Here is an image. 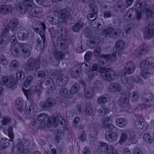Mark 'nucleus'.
Segmentation results:
<instances>
[{
    "mask_svg": "<svg viewBox=\"0 0 154 154\" xmlns=\"http://www.w3.org/2000/svg\"><path fill=\"white\" fill-rule=\"evenodd\" d=\"M57 45L62 49H66L68 47V43L66 42L65 40L63 37V35L61 34L60 36L58 35L57 37Z\"/></svg>",
    "mask_w": 154,
    "mask_h": 154,
    "instance_id": "obj_22",
    "label": "nucleus"
},
{
    "mask_svg": "<svg viewBox=\"0 0 154 154\" xmlns=\"http://www.w3.org/2000/svg\"><path fill=\"white\" fill-rule=\"evenodd\" d=\"M23 3L27 7V11L31 17L41 18L44 16V14L41 8L32 7V0H23Z\"/></svg>",
    "mask_w": 154,
    "mask_h": 154,
    "instance_id": "obj_3",
    "label": "nucleus"
},
{
    "mask_svg": "<svg viewBox=\"0 0 154 154\" xmlns=\"http://www.w3.org/2000/svg\"><path fill=\"white\" fill-rule=\"evenodd\" d=\"M79 66H80V70H82L86 73L88 72L89 70L90 66L88 63H83L81 65L79 64Z\"/></svg>",
    "mask_w": 154,
    "mask_h": 154,
    "instance_id": "obj_58",
    "label": "nucleus"
},
{
    "mask_svg": "<svg viewBox=\"0 0 154 154\" xmlns=\"http://www.w3.org/2000/svg\"><path fill=\"white\" fill-rule=\"evenodd\" d=\"M98 115L100 116H103L109 113V109L106 108H102L98 109Z\"/></svg>",
    "mask_w": 154,
    "mask_h": 154,
    "instance_id": "obj_55",
    "label": "nucleus"
},
{
    "mask_svg": "<svg viewBox=\"0 0 154 154\" xmlns=\"http://www.w3.org/2000/svg\"><path fill=\"white\" fill-rule=\"evenodd\" d=\"M69 82L68 77L66 74H63L58 76L56 79V84L59 86H64Z\"/></svg>",
    "mask_w": 154,
    "mask_h": 154,
    "instance_id": "obj_17",
    "label": "nucleus"
},
{
    "mask_svg": "<svg viewBox=\"0 0 154 154\" xmlns=\"http://www.w3.org/2000/svg\"><path fill=\"white\" fill-rule=\"evenodd\" d=\"M152 94L149 93L143 94L141 96V100L145 103H149L152 100L153 98Z\"/></svg>",
    "mask_w": 154,
    "mask_h": 154,
    "instance_id": "obj_33",
    "label": "nucleus"
},
{
    "mask_svg": "<svg viewBox=\"0 0 154 154\" xmlns=\"http://www.w3.org/2000/svg\"><path fill=\"white\" fill-rule=\"evenodd\" d=\"M111 8H108L107 9L103 11V17L105 18H109L112 17V12Z\"/></svg>",
    "mask_w": 154,
    "mask_h": 154,
    "instance_id": "obj_62",
    "label": "nucleus"
},
{
    "mask_svg": "<svg viewBox=\"0 0 154 154\" xmlns=\"http://www.w3.org/2000/svg\"><path fill=\"white\" fill-rule=\"evenodd\" d=\"M130 137L128 138V140L130 142L129 144L134 143L135 142V140L136 137L135 133L133 131H131L129 132Z\"/></svg>",
    "mask_w": 154,
    "mask_h": 154,
    "instance_id": "obj_59",
    "label": "nucleus"
},
{
    "mask_svg": "<svg viewBox=\"0 0 154 154\" xmlns=\"http://www.w3.org/2000/svg\"><path fill=\"white\" fill-rule=\"evenodd\" d=\"M108 89L112 92H119L121 90V85L119 83L116 82H111L108 86Z\"/></svg>",
    "mask_w": 154,
    "mask_h": 154,
    "instance_id": "obj_24",
    "label": "nucleus"
},
{
    "mask_svg": "<svg viewBox=\"0 0 154 154\" xmlns=\"http://www.w3.org/2000/svg\"><path fill=\"white\" fill-rule=\"evenodd\" d=\"M58 16L63 20L69 19L70 16L69 11L66 9L62 10L59 12Z\"/></svg>",
    "mask_w": 154,
    "mask_h": 154,
    "instance_id": "obj_36",
    "label": "nucleus"
},
{
    "mask_svg": "<svg viewBox=\"0 0 154 154\" xmlns=\"http://www.w3.org/2000/svg\"><path fill=\"white\" fill-rule=\"evenodd\" d=\"M104 128L107 130L105 134L106 140L112 142L116 141L118 137V133L113 130H117V128L112 124H107L104 126Z\"/></svg>",
    "mask_w": 154,
    "mask_h": 154,
    "instance_id": "obj_5",
    "label": "nucleus"
},
{
    "mask_svg": "<svg viewBox=\"0 0 154 154\" xmlns=\"http://www.w3.org/2000/svg\"><path fill=\"white\" fill-rule=\"evenodd\" d=\"M104 22L101 18H96L91 21L90 23V26L100 30L102 29Z\"/></svg>",
    "mask_w": 154,
    "mask_h": 154,
    "instance_id": "obj_18",
    "label": "nucleus"
},
{
    "mask_svg": "<svg viewBox=\"0 0 154 154\" xmlns=\"http://www.w3.org/2000/svg\"><path fill=\"white\" fill-rule=\"evenodd\" d=\"M12 7L11 5H4L1 6L0 8V13L6 15L12 11Z\"/></svg>",
    "mask_w": 154,
    "mask_h": 154,
    "instance_id": "obj_30",
    "label": "nucleus"
},
{
    "mask_svg": "<svg viewBox=\"0 0 154 154\" xmlns=\"http://www.w3.org/2000/svg\"><path fill=\"white\" fill-rule=\"evenodd\" d=\"M135 67L133 62L131 61H128L125 65L124 73L128 74H132L134 71Z\"/></svg>",
    "mask_w": 154,
    "mask_h": 154,
    "instance_id": "obj_19",
    "label": "nucleus"
},
{
    "mask_svg": "<svg viewBox=\"0 0 154 154\" xmlns=\"http://www.w3.org/2000/svg\"><path fill=\"white\" fill-rule=\"evenodd\" d=\"M80 86L77 83H75L72 86L69 91V93L71 94H73L76 93L79 90Z\"/></svg>",
    "mask_w": 154,
    "mask_h": 154,
    "instance_id": "obj_43",
    "label": "nucleus"
},
{
    "mask_svg": "<svg viewBox=\"0 0 154 154\" xmlns=\"http://www.w3.org/2000/svg\"><path fill=\"white\" fill-rule=\"evenodd\" d=\"M90 13L88 14L87 18L90 21L94 20L97 18V11H90Z\"/></svg>",
    "mask_w": 154,
    "mask_h": 154,
    "instance_id": "obj_50",
    "label": "nucleus"
},
{
    "mask_svg": "<svg viewBox=\"0 0 154 154\" xmlns=\"http://www.w3.org/2000/svg\"><path fill=\"white\" fill-rule=\"evenodd\" d=\"M154 34V26L148 24L145 27L144 33V38L149 39L152 38Z\"/></svg>",
    "mask_w": 154,
    "mask_h": 154,
    "instance_id": "obj_16",
    "label": "nucleus"
},
{
    "mask_svg": "<svg viewBox=\"0 0 154 154\" xmlns=\"http://www.w3.org/2000/svg\"><path fill=\"white\" fill-rule=\"evenodd\" d=\"M29 34V32L27 29H22L18 31V36L20 40L23 41L27 38Z\"/></svg>",
    "mask_w": 154,
    "mask_h": 154,
    "instance_id": "obj_27",
    "label": "nucleus"
},
{
    "mask_svg": "<svg viewBox=\"0 0 154 154\" xmlns=\"http://www.w3.org/2000/svg\"><path fill=\"white\" fill-rule=\"evenodd\" d=\"M116 55V52L115 51L110 55H104V57L106 58L107 61H110L111 62H114L117 60Z\"/></svg>",
    "mask_w": 154,
    "mask_h": 154,
    "instance_id": "obj_41",
    "label": "nucleus"
},
{
    "mask_svg": "<svg viewBox=\"0 0 154 154\" xmlns=\"http://www.w3.org/2000/svg\"><path fill=\"white\" fill-rule=\"evenodd\" d=\"M47 19L49 22L52 25L56 24L59 22V16L55 14L49 16Z\"/></svg>",
    "mask_w": 154,
    "mask_h": 154,
    "instance_id": "obj_34",
    "label": "nucleus"
},
{
    "mask_svg": "<svg viewBox=\"0 0 154 154\" xmlns=\"http://www.w3.org/2000/svg\"><path fill=\"white\" fill-rule=\"evenodd\" d=\"M135 12H136V15H137V12L136 11H134L133 9L132 8H129L124 16L123 18L124 20L126 22H129L131 20L132 16L133 15ZM136 18H137V15L136 16ZM137 19L138 20L137 18Z\"/></svg>",
    "mask_w": 154,
    "mask_h": 154,
    "instance_id": "obj_29",
    "label": "nucleus"
},
{
    "mask_svg": "<svg viewBox=\"0 0 154 154\" xmlns=\"http://www.w3.org/2000/svg\"><path fill=\"white\" fill-rule=\"evenodd\" d=\"M127 8H128V6H126L125 5L124 3L121 1H118L114 6L115 10L117 12H122Z\"/></svg>",
    "mask_w": 154,
    "mask_h": 154,
    "instance_id": "obj_26",
    "label": "nucleus"
},
{
    "mask_svg": "<svg viewBox=\"0 0 154 154\" xmlns=\"http://www.w3.org/2000/svg\"><path fill=\"white\" fill-rule=\"evenodd\" d=\"M85 112L88 116H91L93 113V110L92 104L90 103L86 104L85 106Z\"/></svg>",
    "mask_w": 154,
    "mask_h": 154,
    "instance_id": "obj_35",
    "label": "nucleus"
},
{
    "mask_svg": "<svg viewBox=\"0 0 154 154\" xmlns=\"http://www.w3.org/2000/svg\"><path fill=\"white\" fill-rule=\"evenodd\" d=\"M121 32V30L119 28L116 29L112 27H109L105 29L102 33L105 37L116 39L119 36Z\"/></svg>",
    "mask_w": 154,
    "mask_h": 154,
    "instance_id": "obj_7",
    "label": "nucleus"
},
{
    "mask_svg": "<svg viewBox=\"0 0 154 154\" xmlns=\"http://www.w3.org/2000/svg\"><path fill=\"white\" fill-rule=\"evenodd\" d=\"M59 94L61 97L64 98H66L68 97L69 92L67 88H62L59 90Z\"/></svg>",
    "mask_w": 154,
    "mask_h": 154,
    "instance_id": "obj_47",
    "label": "nucleus"
},
{
    "mask_svg": "<svg viewBox=\"0 0 154 154\" xmlns=\"http://www.w3.org/2000/svg\"><path fill=\"white\" fill-rule=\"evenodd\" d=\"M2 82L4 85L8 88L14 90L17 88L14 79L11 76L4 77L2 79Z\"/></svg>",
    "mask_w": 154,
    "mask_h": 154,
    "instance_id": "obj_10",
    "label": "nucleus"
},
{
    "mask_svg": "<svg viewBox=\"0 0 154 154\" xmlns=\"http://www.w3.org/2000/svg\"><path fill=\"white\" fill-rule=\"evenodd\" d=\"M129 103V100L124 97L121 98L119 100V104L123 107H127L128 106Z\"/></svg>",
    "mask_w": 154,
    "mask_h": 154,
    "instance_id": "obj_56",
    "label": "nucleus"
},
{
    "mask_svg": "<svg viewBox=\"0 0 154 154\" xmlns=\"http://www.w3.org/2000/svg\"><path fill=\"white\" fill-rule=\"evenodd\" d=\"M19 23V20L16 18H14L10 20L7 25L5 26L3 29L9 32V29L13 32L17 30V25Z\"/></svg>",
    "mask_w": 154,
    "mask_h": 154,
    "instance_id": "obj_11",
    "label": "nucleus"
},
{
    "mask_svg": "<svg viewBox=\"0 0 154 154\" xmlns=\"http://www.w3.org/2000/svg\"><path fill=\"white\" fill-rule=\"evenodd\" d=\"M15 106L20 111H22L23 109L24 104L23 99L21 97L17 98L15 101Z\"/></svg>",
    "mask_w": 154,
    "mask_h": 154,
    "instance_id": "obj_38",
    "label": "nucleus"
},
{
    "mask_svg": "<svg viewBox=\"0 0 154 154\" xmlns=\"http://www.w3.org/2000/svg\"><path fill=\"white\" fill-rule=\"evenodd\" d=\"M84 94L85 98L86 99L92 98L93 97L95 91L92 88L83 89Z\"/></svg>",
    "mask_w": 154,
    "mask_h": 154,
    "instance_id": "obj_32",
    "label": "nucleus"
},
{
    "mask_svg": "<svg viewBox=\"0 0 154 154\" xmlns=\"http://www.w3.org/2000/svg\"><path fill=\"white\" fill-rule=\"evenodd\" d=\"M32 27L34 31L38 33L40 35L42 40L43 43V48L45 47V29L46 27L44 23L35 22L32 23Z\"/></svg>",
    "mask_w": 154,
    "mask_h": 154,
    "instance_id": "obj_6",
    "label": "nucleus"
},
{
    "mask_svg": "<svg viewBox=\"0 0 154 154\" xmlns=\"http://www.w3.org/2000/svg\"><path fill=\"white\" fill-rule=\"evenodd\" d=\"M48 116L45 113H42L36 116L38 121L42 123L48 120Z\"/></svg>",
    "mask_w": 154,
    "mask_h": 154,
    "instance_id": "obj_40",
    "label": "nucleus"
},
{
    "mask_svg": "<svg viewBox=\"0 0 154 154\" xmlns=\"http://www.w3.org/2000/svg\"><path fill=\"white\" fill-rule=\"evenodd\" d=\"M40 66V63L39 61L36 60L33 58L31 57L24 65V67L26 70L29 71H33L35 67L37 69H39Z\"/></svg>",
    "mask_w": 154,
    "mask_h": 154,
    "instance_id": "obj_9",
    "label": "nucleus"
},
{
    "mask_svg": "<svg viewBox=\"0 0 154 154\" xmlns=\"http://www.w3.org/2000/svg\"><path fill=\"white\" fill-rule=\"evenodd\" d=\"M100 43V40L98 37H94L88 41L87 44L89 47L93 48L98 46Z\"/></svg>",
    "mask_w": 154,
    "mask_h": 154,
    "instance_id": "obj_25",
    "label": "nucleus"
},
{
    "mask_svg": "<svg viewBox=\"0 0 154 154\" xmlns=\"http://www.w3.org/2000/svg\"><path fill=\"white\" fill-rule=\"evenodd\" d=\"M106 153L107 154H118L117 150L112 145L109 146Z\"/></svg>",
    "mask_w": 154,
    "mask_h": 154,
    "instance_id": "obj_64",
    "label": "nucleus"
},
{
    "mask_svg": "<svg viewBox=\"0 0 154 154\" xmlns=\"http://www.w3.org/2000/svg\"><path fill=\"white\" fill-rule=\"evenodd\" d=\"M140 66L141 68L145 69L152 68L154 66V57H150L146 60H143L140 63Z\"/></svg>",
    "mask_w": 154,
    "mask_h": 154,
    "instance_id": "obj_14",
    "label": "nucleus"
},
{
    "mask_svg": "<svg viewBox=\"0 0 154 154\" xmlns=\"http://www.w3.org/2000/svg\"><path fill=\"white\" fill-rule=\"evenodd\" d=\"M147 5L145 2H138L135 3V9L137 12V18L138 20L141 18V14L145 12L147 17V20L150 19L152 17V14H154V5L151 6L150 9L148 8Z\"/></svg>",
    "mask_w": 154,
    "mask_h": 154,
    "instance_id": "obj_2",
    "label": "nucleus"
},
{
    "mask_svg": "<svg viewBox=\"0 0 154 154\" xmlns=\"http://www.w3.org/2000/svg\"><path fill=\"white\" fill-rule=\"evenodd\" d=\"M83 24V23L80 20L79 21L73 26L72 28V31L74 32H77L81 30Z\"/></svg>",
    "mask_w": 154,
    "mask_h": 154,
    "instance_id": "obj_48",
    "label": "nucleus"
},
{
    "mask_svg": "<svg viewBox=\"0 0 154 154\" xmlns=\"http://www.w3.org/2000/svg\"><path fill=\"white\" fill-rule=\"evenodd\" d=\"M141 75L145 79L148 78L150 75V73L146 69L141 68Z\"/></svg>",
    "mask_w": 154,
    "mask_h": 154,
    "instance_id": "obj_63",
    "label": "nucleus"
},
{
    "mask_svg": "<svg viewBox=\"0 0 154 154\" xmlns=\"http://www.w3.org/2000/svg\"><path fill=\"white\" fill-rule=\"evenodd\" d=\"M107 62L106 58L104 57V55H103L99 61V64L101 66L99 72L102 78L108 81H110L113 78L115 79L116 77L115 75L114 72L111 69L104 67L108 65Z\"/></svg>",
    "mask_w": 154,
    "mask_h": 154,
    "instance_id": "obj_1",
    "label": "nucleus"
},
{
    "mask_svg": "<svg viewBox=\"0 0 154 154\" xmlns=\"http://www.w3.org/2000/svg\"><path fill=\"white\" fill-rule=\"evenodd\" d=\"M29 46V45L28 44L20 43L18 45V47L21 50L23 55L24 57H28L31 55V52L28 49Z\"/></svg>",
    "mask_w": 154,
    "mask_h": 154,
    "instance_id": "obj_15",
    "label": "nucleus"
},
{
    "mask_svg": "<svg viewBox=\"0 0 154 154\" xmlns=\"http://www.w3.org/2000/svg\"><path fill=\"white\" fill-rule=\"evenodd\" d=\"M134 120L133 127L137 129H143L144 130H147L148 125L145 122H143V119L141 116H133Z\"/></svg>",
    "mask_w": 154,
    "mask_h": 154,
    "instance_id": "obj_8",
    "label": "nucleus"
},
{
    "mask_svg": "<svg viewBox=\"0 0 154 154\" xmlns=\"http://www.w3.org/2000/svg\"><path fill=\"white\" fill-rule=\"evenodd\" d=\"M109 146L106 143L100 142L98 146V149L102 152H106Z\"/></svg>",
    "mask_w": 154,
    "mask_h": 154,
    "instance_id": "obj_46",
    "label": "nucleus"
},
{
    "mask_svg": "<svg viewBox=\"0 0 154 154\" xmlns=\"http://www.w3.org/2000/svg\"><path fill=\"white\" fill-rule=\"evenodd\" d=\"M131 100L133 102H135L138 99L139 97V95L138 91L135 90L132 92L131 93Z\"/></svg>",
    "mask_w": 154,
    "mask_h": 154,
    "instance_id": "obj_54",
    "label": "nucleus"
},
{
    "mask_svg": "<svg viewBox=\"0 0 154 154\" xmlns=\"http://www.w3.org/2000/svg\"><path fill=\"white\" fill-rule=\"evenodd\" d=\"M48 31L52 38H55L58 34L57 29L54 27L49 28Z\"/></svg>",
    "mask_w": 154,
    "mask_h": 154,
    "instance_id": "obj_51",
    "label": "nucleus"
},
{
    "mask_svg": "<svg viewBox=\"0 0 154 154\" xmlns=\"http://www.w3.org/2000/svg\"><path fill=\"white\" fill-rule=\"evenodd\" d=\"M30 144L29 140L24 139H21L18 141L16 148L15 146H13L11 151L12 153L14 152L15 149L16 148V152L14 154H29V149L24 148L29 147Z\"/></svg>",
    "mask_w": 154,
    "mask_h": 154,
    "instance_id": "obj_4",
    "label": "nucleus"
},
{
    "mask_svg": "<svg viewBox=\"0 0 154 154\" xmlns=\"http://www.w3.org/2000/svg\"><path fill=\"white\" fill-rule=\"evenodd\" d=\"M10 50L12 54L14 56L16 57H19L20 56L21 54L18 48L12 46L10 48Z\"/></svg>",
    "mask_w": 154,
    "mask_h": 154,
    "instance_id": "obj_49",
    "label": "nucleus"
},
{
    "mask_svg": "<svg viewBox=\"0 0 154 154\" xmlns=\"http://www.w3.org/2000/svg\"><path fill=\"white\" fill-rule=\"evenodd\" d=\"M115 122L117 125L120 128H125L127 125V121L123 118L121 117L116 119Z\"/></svg>",
    "mask_w": 154,
    "mask_h": 154,
    "instance_id": "obj_31",
    "label": "nucleus"
},
{
    "mask_svg": "<svg viewBox=\"0 0 154 154\" xmlns=\"http://www.w3.org/2000/svg\"><path fill=\"white\" fill-rule=\"evenodd\" d=\"M122 73L121 74V80L122 82L125 84H128L130 86L129 88H132L133 87V85L131 80V76H126V73H124L122 74Z\"/></svg>",
    "mask_w": 154,
    "mask_h": 154,
    "instance_id": "obj_28",
    "label": "nucleus"
},
{
    "mask_svg": "<svg viewBox=\"0 0 154 154\" xmlns=\"http://www.w3.org/2000/svg\"><path fill=\"white\" fill-rule=\"evenodd\" d=\"M56 104V100L53 98L49 97L45 102H41L39 103V106L42 109H47L53 107Z\"/></svg>",
    "mask_w": 154,
    "mask_h": 154,
    "instance_id": "obj_12",
    "label": "nucleus"
},
{
    "mask_svg": "<svg viewBox=\"0 0 154 154\" xmlns=\"http://www.w3.org/2000/svg\"><path fill=\"white\" fill-rule=\"evenodd\" d=\"M44 83L48 89L53 90L55 89L54 82L52 78L50 77L45 78L44 79Z\"/></svg>",
    "mask_w": 154,
    "mask_h": 154,
    "instance_id": "obj_23",
    "label": "nucleus"
},
{
    "mask_svg": "<svg viewBox=\"0 0 154 154\" xmlns=\"http://www.w3.org/2000/svg\"><path fill=\"white\" fill-rule=\"evenodd\" d=\"M108 100L107 97L105 96H101L97 99V103L103 105L107 102Z\"/></svg>",
    "mask_w": 154,
    "mask_h": 154,
    "instance_id": "obj_57",
    "label": "nucleus"
},
{
    "mask_svg": "<svg viewBox=\"0 0 154 154\" xmlns=\"http://www.w3.org/2000/svg\"><path fill=\"white\" fill-rule=\"evenodd\" d=\"M48 127H51L52 124L54 127H56L58 125V119L57 118L50 117L48 120Z\"/></svg>",
    "mask_w": 154,
    "mask_h": 154,
    "instance_id": "obj_45",
    "label": "nucleus"
},
{
    "mask_svg": "<svg viewBox=\"0 0 154 154\" xmlns=\"http://www.w3.org/2000/svg\"><path fill=\"white\" fill-rule=\"evenodd\" d=\"M131 78L132 80L135 82L140 84L143 83V80L139 75H133L131 76Z\"/></svg>",
    "mask_w": 154,
    "mask_h": 154,
    "instance_id": "obj_61",
    "label": "nucleus"
},
{
    "mask_svg": "<svg viewBox=\"0 0 154 154\" xmlns=\"http://www.w3.org/2000/svg\"><path fill=\"white\" fill-rule=\"evenodd\" d=\"M9 32L3 29L0 38V47L4 48L9 42V38L8 36Z\"/></svg>",
    "mask_w": 154,
    "mask_h": 154,
    "instance_id": "obj_13",
    "label": "nucleus"
},
{
    "mask_svg": "<svg viewBox=\"0 0 154 154\" xmlns=\"http://www.w3.org/2000/svg\"><path fill=\"white\" fill-rule=\"evenodd\" d=\"M19 66V64L17 61L14 60L10 63L9 68L11 71H15L18 69Z\"/></svg>",
    "mask_w": 154,
    "mask_h": 154,
    "instance_id": "obj_42",
    "label": "nucleus"
},
{
    "mask_svg": "<svg viewBox=\"0 0 154 154\" xmlns=\"http://www.w3.org/2000/svg\"><path fill=\"white\" fill-rule=\"evenodd\" d=\"M144 141L149 143H151L153 142V139L150 134L147 133L144 134L143 136Z\"/></svg>",
    "mask_w": 154,
    "mask_h": 154,
    "instance_id": "obj_53",
    "label": "nucleus"
},
{
    "mask_svg": "<svg viewBox=\"0 0 154 154\" xmlns=\"http://www.w3.org/2000/svg\"><path fill=\"white\" fill-rule=\"evenodd\" d=\"M147 52V47L146 45H141L140 47L137 48L134 50V54L137 57H140L146 54Z\"/></svg>",
    "mask_w": 154,
    "mask_h": 154,
    "instance_id": "obj_20",
    "label": "nucleus"
},
{
    "mask_svg": "<svg viewBox=\"0 0 154 154\" xmlns=\"http://www.w3.org/2000/svg\"><path fill=\"white\" fill-rule=\"evenodd\" d=\"M103 85L101 81L97 80L94 82L93 84V88H92L95 91L101 89Z\"/></svg>",
    "mask_w": 154,
    "mask_h": 154,
    "instance_id": "obj_52",
    "label": "nucleus"
},
{
    "mask_svg": "<svg viewBox=\"0 0 154 154\" xmlns=\"http://www.w3.org/2000/svg\"><path fill=\"white\" fill-rule=\"evenodd\" d=\"M16 76L18 79L20 81L23 80L25 78L24 73L21 70H19L17 72Z\"/></svg>",
    "mask_w": 154,
    "mask_h": 154,
    "instance_id": "obj_60",
    "label": "nucleus"
},
{
    "mask_svg": "<svg viewBox=\"0 0 154 154\" xmlns=\"http://www.w3.org/2000/svg\"><path fill=\"white\" fill-rule=\"evenodd\" d=\"M10 141L9 139L3 138L0 140V149L2 150L9 146Z\"/></svg>",
    "mask_w": 154,
    "mask_h": 154,
    "instance_id": "obj_39",
    "label": "nucleus"
},
{
    "mask_svg": "<svg viewBox=\"0 0 154 154\" xmlns=\"http://www.w3.org/2000/svg\"><path fill=\"white\" fill-rule=\"evenodd\" d=\"M81 71L79 64H77L70 69V73L72 77L76 78L79 76Z\"/></svg>",
    "mask_w": 154,
    "mask_h": 154,
    "instance_id": "obj_21",
    "label": "nucleus"
},
{
    "mask_svg": "<svg viewBox=\"0 0 154 154\" xmlns=\"http://www.w3.org/2000/svg\"><path fill=\"white\" fill-rule=\"evenodd\" d=\"M54 55L55 59L57 60H59L63 59L65 54L63 51L56 50L54 52Z\"/></svg>",
    "mask_w": 154,
    "mask_h": 154,
    "instance_id": "obj_37",
    "label": "nucleus"
},
{
    "mask_svg": "<svg viewBox=\"0 0 154 154\" xmlns=\"http://www.w3.org/2000/svg\"><path fill=\"white\" fill-rule=\"evenodd\" d=\"M16 9L18 12L22 14H24L27 10V8H26L24 4H21L17 6Z\"/></svg>",
    "mask_w": 154,
    "mask_h": 154,
    "instance_id": "obj_44",
    "label": "nucleus"
}]
</instances>
